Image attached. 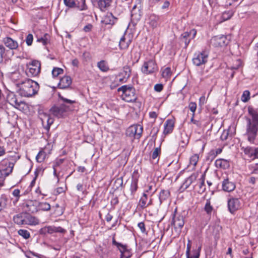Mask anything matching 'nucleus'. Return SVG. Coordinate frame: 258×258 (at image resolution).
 <instances>
[{"label": "nucleus", "mask_w": 258, "mask_h": 258, "mask_svg": "<svg viewBox=\"0 0 258 258\" xmlns=\"http://www.w3.org/2000/svg\"><path fill=\"white\" fill-rule=\"evenodd\" d=\"M171 75V69L169 67L166 68L162 72V77L164 78H169Z\"/></svg>", "instance_id": "3c124183"}, {"label": "nucleus", "mask_w": 258, "mask_h": 258, "mask_svg": "<svg viewBox=\"0 0 258 258\" xmlns=\"http://www.w3.org/2000/svg\"><path fill=\"white\" fill-rule=\"evenodd\" d=\"M7 199L5 197L0 198V211L6 207Z\"/></svg>", "instance_id": "6e6d98bb"}, {"label": "nucleus", "mask_w": 258, "mask_h": 258, "mask_svg": "<svg viewBox=\"0 0 258 258\" xmlns=\"http://www.w3.org/2000/svg\"><path fill=\"white\" fill-rule=\"evenodd\" d=\"M233 12L232 11H229L227 12H225L222 14V19L224 20H227L231 18L233 16Z\"/></svg>", "instance_id": "603ef678"}, {"label": "nucleus", "mask_w": 258, "mask_h": 258, "mask_svg": "<svg viewBox=\"0 0 258 258\" xmlns=\"http://www.w3.org/2000/svg\"><path fill=\"white\" fill-rule=\"evenodd\" d=\"M112 0H98V7L101 11H105L110 6Z\"/></svg>", "instance_id": "c756f323"}, {"label": "nucleus", "mask_w": 258, "mask_h": 258, "mask_svg": "<svg viewBox=\"0 0 258 258\" xmlns=\"http://www.w3.org/2000/svg\"><path fill=\"white\" fill-rule=\"evenodd\" d=\"M18 80V85L20 86L19 93L21 96L29 97L37 93L39 86L36 82L29 79L25 81L20 79Z\"/></svg>", "instance_id": "f257e3e1"}, {"label": "nucleus", "mask_w": 258, "mask_h": 258, "mask_svg": "<svg viewBox=\"0 0 258 258\" xmlns=\"http://www.w3.org/2000/svg\"><path fill=\"white\" fill-rule=\"evenodd\" d=\"M72 83L71 78L69 76H64L62 77L58 84V87L60 89L68 88Z\"/></svg>", "instance_id": "f3484780"}, {"label": "nucleus", "mask_w": 258, "mask_h": 258, "mask_svg": "<svg viewBox=\"0 0 258 258\" xmlns=\"http://www.w3.org/2000/svg\"><path fill=\"white\" fill-rule=\"evenodd\" d=\"M215 165L217 168L227 169L230 167L229 161L227 160L220 158L215 161Z\"/></svg>", "instance_id": "bb28decb"}, {"label": "nucleus", "mask_w": 258, "mask_h": 258, "mask_svg": "<svg viewBox=\"0 0 258 258\" xmlns=\"http://www.w3.org/2000/svg\"><path fill=\"white\" fill-rule=\"evenodd\" d=\"M49 35L48 34H45L43 37L38 38L37 41L41 42L44 45H46L49 42Z\"/></svg>", "instance_id": "c03bdc74"}, {"label": "nucleus", "mask_w": 258, "mask_h": 258, "mask_svg": "<svg viewBox=\"0 0 258 258\" xmlns=\"http://www.w3.org/2000/svg\"><path fill=\"white\" fill-rule=\"evenodd\" d=\"M143 132V127L140 125H133L130 126L126 131L127 136L139 139Z\"/></svg>", "instance_id": "6e6552de"}, {"label": "nucleus", "mask_w": 258, "mask_h": 258, "mask_svg": "<svg viewBox=\"0 0 258 258\" xmlns=\"http://www.w3.org/2000/svg\"><path fill=\"white\" fill-rule=\"evenodd\" d=\"M204 210L206 212V213L211 215L212 211H213V207L211 204V202L209 199L207 200L205 205Z\"/></svg>", "instance_id": "4c0bfd02"}, {"label": "nucleus", "mask_w": 258, "mask_h": 258, "mask_svg": "<svg viewBox=\"0 0 258 258\" xmlns=\"http://www.w3.org/2000/svg\"><path fill=\"white\" fill-rule=\"evenodd\" d=\"M249 95L250 93L248 91H244L241 96V100L244 102H247L249 99Z\"/></svg>", "instance_id": "5fc2aeb1"}, {"label": "nucleus", "mask_w": 258, "mask_h": 258, "mask_svg": "<svg viewBox=\"0 0 258 258\" xmlns=\"http://www.w3.org/2000/svg\"><path fill=\"white\" fill-rule=\"evenodd\" d=\"M175 213L176 211H175L174 214L173 215L171 225L174 226L175 229H179V231H180L184 224V218L183 216L176 215Z\"/></svg>", "instance_id": "9b49d317"}, {"label": "nucleus", "mask_w": 258, "mask_h": 258, "mask_svg": "<svg viewBox=\"0 0 258 258\" xmlns=\"http://www.w3.org/2000/svg\"><path fill=\"white\" fill-rule=\"evenodd\" d=\"M199 160V156L198 154H194L192 156L189 160V164L195 167Z\"/></svg>", "instance_id": "de8ad7c7"}, {"label": "nucleus", "mask_w": 258, "mask_h": 258, "mask_svg": "<svg viewBox=\"0 0 258 258\" xmlns=\"http://www.w3.org/2000/svg\"><path fill=\"white\" fill-rule=\"evenodd\" d=\"M117 19L114 17L112 13H107L102 18V23L105 25H113L116 21Z\"/></svg>", "instance_id": "412c9836"}, {"label": "nucleus", "mask_w": 258, "mask_h": 258, "mask_svg": "<svg viewBox=\"0 0 258 258\" xmlns=\"http://www.w3.org/2000/svg\"><path fill=\"white\" fill-rule=\"evenodd\" d=\"M77 5L76 7L78 8L81 11L85 10L87 9V5H86L85 0H80L77 1Z\"/></svg>", "instance_id": "37998d69"}, {"label": "nucleus", "mask_w": 258, "mask_h": 258, "mask_svg": "<svg viewBox=\"0 0 258 258\" xmlns=\"http://www.w3.org/2000/svg\"><path fill=\"white\" fill-rule=\"evenodd\" d=\"M197 31L195 29H192L189 32H185L181 35L180 39L184 43L185 48L187 47L190 40L195 37Z\"/></svg>", "instance_id": "f8f14e48"}, {"label": "nucleus", "mask_w": 258, "mask_h": 258, "mask_svg": "<svg viewBox=\"0 0 258 258\" xmlns=\"http://www.w3.org/2000/svg\"><path fill=\"white\" fill-rule=\"evenodd\" d=\"M163 4L161 6V9L163 10H168L170 5V2L168 0H164Z\"/></svg>", "instance_id": "e2e57ef3"}, {"label": "nucleus", "mask_w": 258, "mask_h": 258, "mask_svg": "<svg viewBox=\"0 0 258 258\" xmlns=\"http://www.w3.org/2000/svg\"><path fill=\"white\" fill-rule=\"evenodd\" d=\"M154 90L157 92H160L163 90V85L162 84H156L154 87Z\"/></svg>", "instance_id": "0e129e2a"}, {"label": "nucleus", "mask_w": 258, "mask_h": 258, "mask_svg": "<svg viewBox=\"0 0 258 258\" xmlns=\"http://www.w3.org/2000/svg\"><path fill=\"white\" fill-rule=\"evenodd\" d=\"M244 154L247 155L249 158L252 159H254V148L250 147H246L245 148H242Z\"/></svg>", "instance_id": "c9c22d12"}, {"label": "nucleus", "mask_w": 258, "mask_h": 258, "mask_svg": "<svg viewBox=\"0 0 258 258\" xmlns=\"http://www.w3.org/2000/svg\"><path fill=\"white\" fill-rule=\"evenodd\" d=\"M112 244L116 246L117 249L120 252V255H123L126 251V250H127L129 247L126 244H123L117 242L114 238H113L112 239Z\"/></svg>", "instance_id": "7c9ffc66"}, {"label": "nucleus", "mask_w": 258, "mask_h": 258, "mask_svg": "<svg viewBox=\"0 0 258 258\" xmlns=\"http://www.w3.org/2000/svg\"><path fill=\"white\" fill-rule=\"evenodd\" d=\"M53 233H55L54 226H45L41 228L39 230V233L42 235H45L46 234H52Z\"/></svg>", "instance_id": "2f4dec72"}, {"label": "nucleus", "mask_w": 258, "mask_h": 258, "mask_svg": "<svg viewBox=\"0 0 258 258\" xmlns=\"http://www.w3.org/2000/svg\"><path fill=\"white\" fill-rule=\"evenodd\" d=\"M67 230L63 228L58 226H55V233H66Z\"/></svg>", "instance_id": "69168bd1"}, {"label": "nucleus", "mask_w": 258, "mask_h": 258, "mask_svg": "<svg viewBox=\"0 0 258 258\" xmlns=\"http://www.w3.org/2000/svg\"><path fill=\"white\" fill-rule=\"evenodd\" d=\"M46 156V153L43 151H40L36 156V159L37 162L41 163L44 161Z\"/></svg>", "instance_id": "79ce46f5"}, {"label": "nucleus", "mask_w": 258, "mask_h": 258, "mask_svg": "<svg viewBox=\"0 0 258 258\" xmlns=\"http://www.w3.org/2000/svg\"><path fill=\"white\" fill-rule=\"evenodd\" d=\"M198 174L197 173H194L191 174L188 177H187L182 184L181 185L180 187V190L181 191H184L185 189L187 188L197 178Z\"/></svg>", "instance_id": "dca6fc26"}, {"label": "nucleus", "mask_w": 258, "mask_h": 258, "mask_svg": "<svg viewBox=\"0 0 258 258\" xmlns=\"http://www.w3.org/2000/svg\"><path fill=\"white\" fill-rule=\"evenodd\" d=\"M16 162L15 159H13V157L9 156L1 161L0 168L8 171L9 173H12Z\"/></svg>", "instance_id": "1a4fd4ad"}, {"label": "nucleus", "mask_w": 258, "mask_h": 258, "mask_svg": "<svg viewBox=\"0 0 258 258\" xmlns=\"http://www.w3.org/2000/svg\"><path fill=\"white\" fill-rule=\"evenodd\" d=\"M18 233L25 239H28L30 236L29 232L26 229H20Z\"/></svg>", "instance_id": "a18cd8bd"}, {"label": "nucleus", "mask_w": 258, "mask_h": 258, "mask_svg": "<svg viewBox=\"0 0 258 258\" xmlns=\"http://www.w3.org/2000/svg\"><path fill=\"white\" fill-rule=\"evenodd\" d=\"M170 192L168 189H162L160 191L159 195L160 203L168 202L170 201Z\"/></svg>", "instance_id": "aec40b11"}, {"label": "nucleus", "mask_w": 258, "mask_h": 258, "mask_svg": "<svg viewBox=\"0 0 258 258\" xmlns=\"http://www.w3.org/2000/svg\"><path fill=\"white\" fill-rule=\"evenodd\" d=\"M43 115V117L41 115L40 116L42 122V123H44L45 121H46L47 122V126L48 127V128H49L50 126L53 123L54 120L48 114H44Z\"/></svg>", "instance_id": "473e14b6"}, {"label": "nucleus", "mask_w": 258, "mask_h": 258, "mask_svg": "<svg viewBox=\"0 0 258 258\" xmlns=\"http://www.w3.org/2000/svg\"><path fill=\"white\" fill-rule=\"evenodd\" d=\"M139 176L140 175L137 171H135L133 172L132 178V182L130 186L131 194L133 197H134L135 192H136L138 188V183Z\"/></svg>", "instance_id": "4468645a"}, {"label": "nucleus", "mask_w": 258, "mask_h": 258, "mask_svg": "<svg viewBox=\"0 0 258 258\" xmlns=\"http://www.w3.org/2000/svg\"><path fill=\"white\" fill-rule=\"evenodd\" d=\"M138 226L142 232L144 233L146 231L145 226L144 222H141L139 223Z\"/></svg>", "instance_id": "774afa93"}, {"label": "nucleus", "mask_w": 258, "mask_h": 258, "mask_svg": "<svg viewBox=\"0 0 258 258\" xmlns=\"http://www.w3.org/2000/svg\"><path fill=\"white\" fill-rule=\"evenodd\" d=\"M148 200V195L145 192H144L142 197L141 198L139 203V206L142 209H144L147 207V201Z\"/></svg>", "instance_id": "f704fd0d"}, {"label": "nucleus", "mask_w": 258, "mask_h": 258, "mask_svg": "<svg viewBox=\"0 0 258 258\" xmlns=\"http://www.w3.org/2000/svg\"><path fill=\"white\" fill-rule=\"evenodd\" d=\"M248 112L250 117L247 118L258 124V109H254L252 107H249L248 108Z\"/></svg>", "instance_id": "a878e982"}, {"label": "nucleus", "mask_w": 258, "mask_h": 258, "mask_svg": "<svg viewBox=\"0 0 258 258\" xmlns=\"http://www.w3.org/2000/svg\"><path fill=\"white\" fill-rule=\"evenodd\" d=\"M246 121L245 135L247 137L248 141L253 144L257 135L258 124L248 118H246Z\"/></svg>", "instance_id": "20e7f679"}, {"label": "nucleus", "mask_w": 258, "mask_h": 258, "mask_svg": "<svg viewBox=\"0 0 258 258\" xmlns=\"http://www.w3.org/2000/svg\"><path fill=\"white\" fill-rule=\"evenodd\" d=\"M3 42L5 45L10 49H16L18 47V42L10 37L4 38Z\"/></svg>", "instance_id": "5701e85b"}, {"label": "nucleus", "mask_w": 258, "mask_h": 258, "mask_svg": "<svg viewBox=\"0 0 258 258\" xmlns=\"http://www.w3.org/2000/svg\"><path fill=\"white\" fill-rule=\"evenodd\" d=\"M124 76H125V79H128L131 75V69L128 66H125L123 68Z\"/></svg>", "instance_id": "8fccbe9b"}, {"label": "nucleus", "mask_w": 258, "mask_h": 258, "mask_svg": "<svg viewBox=\"0 0 258 258\" xmlns=\"http://www.w3.org/2000/svg\"><path fill=\"white\" fill-rule=\"evenodd\" d=\"M228 40L225 35H218L213 37L211 40V43L215 47H222L226 45Z\"/></svg>", "instance_id": "9d476101"}, {"label": "nucleus", "mask_w": 258, "mask_h": 258, "mask_svg": "<svg viewBox=\"0 0 258 258\" xmlns=\"http://www.w3.org/2000/svg\"><path fill=\"white\" fill-rule=\"evenodd\" d=\"M118 92H122L121 97L123 100L128 102H135L138 96L135 88L131 86L123 85L117 89Z\"/></svg>", "instance_id": "7ed1b4c3"}, {"label": "nucleus", "mask_w": 258, "mask_h": 258, "mask_svg": "<svg viewBox=\"0 0 258 258\" xmlns=\"http://www.w3.org/2000/svg\"><path fill=\"white\" fill-rule=\"evenodd\" d=\"M33 40V36L32 34H29L26 38V42L27 45L30 46L32 44Z\"/></svg>", "instance_id": "680f3d73"}, {"label": "nucleus", "mask_w": 258, "mask_h": 258, "mask_svg": "<svg viewBox=\"0 0 258 258\" xmlns=\"http://www.w3.org/2000/svg\"><path fill=\"white\" fill-rule=\"evenodd\" d=\"M240 202L237 198H231L228 201V210L232 214L240 209Z\"/></svg>", "instance_id": "ddd939ff"}, {"label": "nucleus", "mask_w": 258, "mask_h": 258, "mask_svg": "<svg viewBox=\"0 0 258 258\" xmlns=\"http://www.w3.org/2000/svg\"><path fill=\"white\" fill-rule=\"evenodd\" d=\"M202 247L201 246H199L197 249H194L192 250V255H190V252L189 253L188 257L191 258H199L200 256V252L201 250Z\"/></svg>", "instance_id": "49530a36"}, {"label": "nucleus", "mask_w": 258, "mask_h": 258, "mask_svg": "<svg viewBox=\"0 0 258 258\" xmlns=\"http://www.w3.org/2000/svg\"><path fill=\"white\" fill-rule=\"evenodd\" d=\"M39 210L49 211L51 206L49 204L46 202H39Z\"/></svg>", "instance_id": "a19ab883"}, {"label": "nucleus", "mask_w": 258, "mask_h": 258, "mask_svg": "<svg viewBox=\"0 0 258 258\" xmlns=\"http://www.w3.org/2000/svg\"><path fill=\"white\" fill-rule=\"evenodd\" d=\"M59 98L64 103L58 106H53L50 109L52 114L58 118L63 117L64 113L72 110V107L70 105L75 103V101L67 99L60 95H59Z\"/></svg>", "instance_id": "f03ea898"}, {"label": "nucleus", "mask_w": 258, "mask_h": 258, "mask_svg": "<svg viewBox=\"0 0 258 258\" xmlns=\"http://www.w3.org/2000/svg\"><path fill=\"white\" fill-rule=\"evenodd\" d=\"M154 183H151L147 185L144 192L146 194H151V196H152L155 192L156 189L154 188Z\"/></svg>", "instance_id": "ea45409f"}, {"label": "nucleus", "mask_w": 258, "mask_h": 258, "mask_svg": "<svg viewBox=\"0 0 258 258\" xmlns=\"http://www.w3.org/2000/svg\"><path fill=\"white\" fill-rule=\"evenodd\" d=\"M98 68L103 72H106L109 70V67L105 60H101L97 63Z\"/></svg>", "instance_id": "e433bc0d"}, {"label": "nucleus", "mask_w": 258, "mask_h": 258, "mask_svg": "<svg viewBox=\"0 0 258 258\" xmlns=\"http://www.w3.org/2000/svg\"><path fill=\"white\" fill-rule=\"evenodd\" d=\"M132 42L129 36L123 35L120 39L119 43V48L121 49H127Z\"/></svg>", "instance_id": "4be33fe9"}, {"label": "nucleus", "mask_w": 258, "mask_h": 258, "mask_svg": "<svg viewBox=\"0 0 258 258\" xmlns=\"http://www.w3.org/2000/svg\"><path fill=\"white\" fill-rule=\"evenodd\" d=\"M66 6L70 8L76 7L77 2L75 0H63Z\"/></svg>", "instance_id": "864d4df0"}, {"label": "nucleus", "mask_w": 258, "mask_h": 258, "mask_svg": "<svg viewBox=\"0 0 258 258\" xmlns=\"http://www.w3.org/2000/svg\"><path fill=\"white\" fill-rule=\"evenodd\" d=\"M39 223V220L36 217L25 212V225H36Z\"/></svg>", "instance_id": "6ab92c4d"}, {"label": "nucleus", "mask_w": 258, "mask_h": 258, "mask_svg": "<svg viewBox=\"0 0 258 258\" xmlns=\"http://www.w3.org/2000/svg\"><path fill=\"white\" fill-rule=\"evenodd\" d=\"M25 210L32 213L37 212L39 210V202L34 200L27 201L24 205Z\"/></svg>", "instance_id": "2eb2a0df"}, {"label": "nucleus", "mask_w": 258, "mask_h": 258, "mask_svg": "<svg viewBox=\"0 0 258 258\" xmlns=\"http://www.w3.org/2000/svg\"><path fill=\"white\" fill-rule=\"evenodd\" d=\"M188 108L192 112V114L195 115V111L197 109V104L194 102H190L188 105Z\"/></svg>", "instance_id": "bf43d9fd"}, {"label": "nucleus", "mask_w": 258, "mask_h": 258, "mask_svg": "<svg viewBox=\"0 0 258 258\" xmlns=\"http://www.w3.org/2000/svg\"><path fill=\"white\" fill-rule=\"evenodd\" d=\"M205 176L202 175L201 177L199 179V191L200 192H204L206 190V185L205 184Z\"/></svg>", "instance_id": "58836bf2"}, {"label": "nucleus", "mask_w": 258, "mask_h": 258, "mask_svg": "<svg viewBox=\"0 0 258 258\" xmlns=\"http://www.w3.org/2000/svg\"><path fill=\"white\" fill-rule=\"evenodd\" d=\"M132 256V252L131 248L129 247L125 253L123 254V255H120V258H131Z\"/></svg>", "instance_id": "13d9d810"}, {"label": "nucleus", "mask_w": 258, "mask_h": 258, "mask_svg": "<svg viewBox=\"0 0 258 258\" xmlns=\"http://www.w3.org/2000/svg\"><path fill=\"white\" fill-rule=\"evenodd\" d=\"M25 212H22L14 216L13 220L14 222L19 225H25Z\"/></svg>", "instance_id": "c85d7f7f"}, {"label": "nucleus", "mask_w": 258, "mask_h": 258, "mask_svg": "<svg viewBox=\"0 0 258 258\" xmlns=\"http://www.w3.org/2000/svg\"><path fill=\"white\" fill-rule=\"evenodd\" d=\"M209 57V52L206 50L195 53L192 58L193 64L196 66H201L205 64L207 61Z\"/></svg>", "instance_id": "39448f33"}, {"label": "nucleus", "mask_w": 258, "mask_h": 258, "mask_svg": "<svg viewBox=\"0 0 258 258\" xmlns=\"http://www.w3.org/2000/svg\"><path fill=\"white\" fill-rule=\"evenodd\" d=\"M161 153L160 148H156L152 154V159H156Z\"/></svg>", "instance_id": "4d7b16f0"}, {"label": "nucleus", "mask_w": 258, "mask_h": 258, "mask_svg": "<svg viewBox=\"0 0 258 258\" xmlns=\"http://www.w3.org/2000/svg\"><path fill=\"white\" fill-rule=\"evenodd\" d=\"M41 70V64L38 60H33L28 65V71L26 73L28 76L35 77L39 75Z\"/></svg>", "instance_id": "0eeeda50"}, {"label": "nucleus", "mask_w": 258, "mask_h": 258, "mask_svg": "<svg viewBox=\"0 0 258 258\" xmlns=\"http://www.w3.org/2000/svg\"><path fill=\"white\" fill-rule=\"evenodd\" d=\"M222 151V149L221 148H218L216 150H212L210 151L208 154V160H210L212 161L213 159L215 158V157L218 155L220 154Z\"/></svg>", "instance_id": "72a5a7b5"}, {"label": "nucleus", "mask_w": 258, "mask_h": 258, "mask_svg": "<svg viewBox=\"0 0 258 258\" xmlns=\"http://www.w3.org/2000/svg\"><path fill=\"white\" fill-rule=\"evenodd\" d=\"M63 72V70L59 68H54L52 71V75L53 77L55 78L57 77L58 75L62 74Z\"/></svg>", "instance_id": "09e8293b"}, {"label": "nucleus", "mask_w": 258, "mask_h": 258, "mask_svg": "<svg viewBox=\"0 0 258 258\" xmlns=\"http://www.w3.org/2000/svg\"><path fill=\"white\" fill-rule=\"evenodd\" d=\"M11 173H9L7 170H4V169L0 168V179L3 180V179L8 176Z\"/></svg>", "instance_id": "052dcab7"}, {"label": "nucleus", "mask_w": 258, "mask_h": 258, "mask_svg": "<svg viewBox=\"0 0 258 258\" xmlns=\"http://www.w3.org/2000/svg\"><path fill=\"white\" fill-rule=\"evenodd\" d=\"M149 24L153 29L157 28L161 24L160 17L156 14H151L149 17Z\"/></svg>", "instance_id": "a211bd4d"}, {"label": "nucleus", "mask_w": 258, "mask_h": 258, "mask_svg": "<svg viewBox=\"0 0 258 258\" xmlns=\"http://www.w3.org/2000/svg\"><path fill=\"white\" fill-rule=\"evenodd\" d=\"M7 100L11 105L16 108H18L20 105V102L18 101L16 96L13 92L8 95Z\"/></svg>", "instance_id": "cd10ccee"}, {"label": "nucleus", "mask_w": 258, "mask_h": 258, "mask_svg": "<svg viewBox=\"0 0 258 258\" xmlns=\"http://www.w3.org/2000/svg\"><path fill=\"white\" fill-rule=\"evenodd\" d=\"M157 63L153 59H149L144 62L141 68L142 72L145 75L153 74L158 71Z\"/></svg>", "instance_id": "423d86ee"}, {"label": "nucleus", "mask_w": 258, "mask_h": 258, "mask_svg": "<svg viewBox=\"0 0 258 258\" xmlns=\"http://www.w3.org/2000/svg\"><path fill=\"white\" fill-rule=\"evenodd\" d=\"M235 188V184L229 180L228 179H225L222 182L223 189L227 192L233 191Z\"/></svg>", "instance_id": "393cba45"}, {"label": "nucleus", "mask_w": 258, "mask_h": 258, "mask_svg": "<svg viewBox=\"0 0 258 258\" xmlns=\"http://www.w3.org/2000/svg\"><path fill=\"white\" fill-rule=\"evenodd\" d=\"M163 134L165 135L171 133L174 126V121L172 119H167L164 124Z\"/></svg>", "instance_id": "b1692460"}, {"label": "nucleus", "mask_w": 258, "mask_h": 258, "mask_svg": "<svg viewBox=\"0 0 258 258\" xmlns=\"http://www.w3.org/2000/svg\"><path fill=\"white\" fill-rule=\"evenodd\" d=\"M5 52V47L1 45H0V62L2 61L3 55Z\"/></svg>", "instance_id": "338daca9"}]
</instances>
